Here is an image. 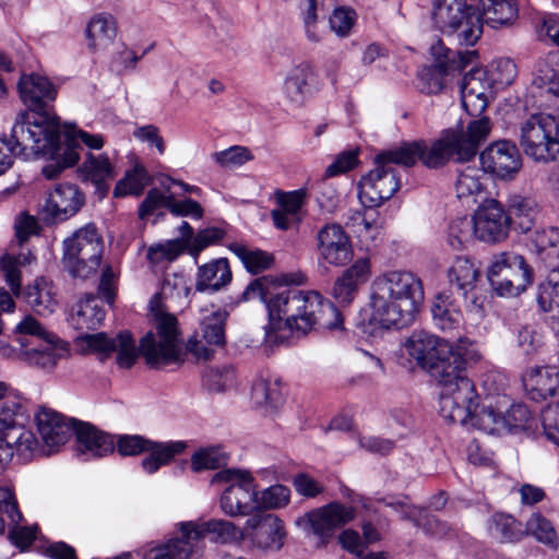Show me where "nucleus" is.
Here are the masks:
<instances>
[{"label":"nucleus","instance_id":"603ef678","mask_svg":"<svg viewBox=\"0 0 559 559\" xmlns=\"http://www.w3.org/2000/svg\"><path fill=\"white\" fill-rule=\"evenodd\" d=\"M148 181L150 176L144 166L136 164L116 183L114 195L116 198H122L131 194L140 195Z\"/></svg>","mask_w":559,"mask_h":559},{"label":"nucleus","instance_id":"9d476101","mask_svg":"<svg viewBox=\"0 0 559 559\" xmlns=\"http://www.w3.org/2000/svg\"><path fill=\"white\" fill-rule=\"evenodd\" d=\"M487 278L498 296L514 297L532 285L533 270L521 254L504 251L492 255Z\"/></svg>","mask_w":559,"mask_h":559},{"label":"nucleus","instance_id":"052dcab7","mask_svg":"<svg viewBox=\"0 0 559 559\" xmlns=\"http://www.w3.org/2000/svg\"><path fill=\"white\" fill-rule=\"evenodd\" d=\"M227 455L221 447L200 449L191 457V467L194 472L216 469L225 465Z\"/></svg>","mask_w":559,"mask_h":559},{"label":"nucleus","instance_id":"dca6fc26","mask_svg":"<svg viewBox=\"0 0 559 559\" xmlns=\"http://www.w3.org/2000/svg\"><path fill=\"white\" fill-rule=\"evenodd\" d=\"M481 354L477 344L467 337H460L455 345L452 344V353L449 357V362L457 365L454 372L455 379H450L453 386H461V380H466L471 384V394L465 397H454V405L451 411L441 412V416L449 423H466L471 416V412L475 406V399H478L475 385L471 379L464 373L465 365L468 361H478Z\"/></svg>","mask_w":559,"mask_h":559},{"label":"nucleus","instance_id":"7c9ffc66","mask_svg":"<svg viewBox=\"0 0 559 559\" xmlns=\"http://www.w3.org/2000/svg\"><path fill=\"white\" fill-rule=\"evenodd\" d=\"M84 204V194L71 183H59L49 192L44 211L53 222L75 215Z\"/></svg>","mask_w":559,"mask_h":559},{"label":"nucleus","instance_id":"aec40b11","mask_svg":"<svg viewBox=\"0 0 559 559\" xmlns=\"http://www.w3.org/2000/svg\"><path fill=\"white\" fill-rule=\"evenodd\" d=\"M286 532L283 521L271 513L253 514L243 525V542L259 550L277 551L284 545Z\"/></svg>","mask_w":559,"mask_h":559},{"label":"nucleus","instance_id":"58836bf2","mask_svg":"<svg viewBox=\"0 0 559 559\" xmlns=\"http://www.w3.org/2000/svg\"><path fill=\"white\" fill-rule=\"evenodd\" d=\"M313 70L307 62L293 67L286 74L283 83V93L295 104H302L311 93Z\"/></svg>","mask_w":559,"mask_h":559},{"label":"nucleus","instance_id":"cd10ccee","mask_svg":"<svg viewBox=\"0 0 559 559\" xmlns=\"http://www.w3.org/2000/svg\"><path fill=\"white\" fill-rule=\"evenodd\" d=\"M495 92L487 70L473 68L462 79V106L469 116H479L487 108L488 99Z\"/></svg>","mask_w":559,"mask_h":559},{"label":"nucleus","instance_id":"6e6552de","mask_svg":"<svg viewBox=\"0 0 559 559\" xmlns=\"http://www.w3.org/2000/svg\"><path fill=\"white\" fill-rule=\"evenodd\" d=\"M104 245L94 224H87L63 240L62 262L73 277L87 278L96 274Z\"/></svg>","mask_w":559,"mask_h":559},{"label":"nucleus","instance_id":"a211bd4d","mask_svg":"<svg viewBox=\"0 0 559 559\" xmlns=\"http://www.w3.org/2000/svg\"><path fill=\"white\" fill-rule=\"evenodd\" d=\"M397 150L402 155V165L406 167L413 166L417 160L428 168H440L451 158L459 162V147L452 136V129L444 130L439 139L430 144L425 141H414L404 143Z\"/></svg>","mask_w":559,"mask_h":559},{"label":"nucleus","instance_id":"b1692460","mask_svg":"<svg viewBox=\"0 0 559 559\" xmlns=\"http://www.w3.org/2000/svg\"><path fill=\"white\" fill-rule=\"evenodd\" d=\"M195 545L209 537L210 542L217 545L240 546L243 543V527L224 519L183 521Z\"/></svg>","mask_w":559,"mask_h":559},{"label":"nucleus","instance_id":"bb28decb","mask_svg":"<svg viewBox=\"0 0 559 559\" xmlns=\"http://www.w3.org/2000/svg\"><path fill=\"white\" fill-rule=\"evenodd\" d=\"M476 239L484 242H498L504 239L509 230V217L502 205L496 200H488L478 206L472 216Z\"/></svg>","mask_w":559,"mask_h":559},{"label":"nucleus","instance_id":"f257e3e1","mask_svg":"<svg viewBox=\"0 0 559 559\" xmlns=\"http://www.w3.org/2000/svg\"><path fill=\"white\" fill-rule=\"evenodd\" d=\"M286 277L262 276L251 282L241 299L261 301L267 313L264 341L271 345L289 344L293 337L308 334L316 328L343 330L341 311L316 290L287 287Z\"/></svg>","mask_w":559,"mask_h":559},{"label":"nucleus","instance_id":"412c9836","mask_svg":"<svg viewBox=\"0 0 559 559\" xmlns=\"http://www.w3.org/2000/svg\"><path fill=\"white\" fill-rule=\"evenodd\" d=\"M271 210L273 225L278 230L298 229L307 215L308 192L300 188L290 191L275 190Z\"/></svg>","mask_w":559,"mask_h":559},{"label":"nucleus","instance_id":"ea45409f","mask_svg":"<svg viewBox=\"0 0 559 559\" xmlns=\"http://www.w3.org/2000/svg\"><path fill=\"white\" fill-rule=\"evenodd\" d=\"M31 417L27 402L19 396L5 399L0 404V439L7 440L10 432L22 428Z\"/></svg>","mask_w":559,"mask_h":559},{"label":"nucleus","instance_id":"a878e982","mask_svg":"<svg viewBox=\"0 0 559 559\" xmlns=\"http://www.w3.org/2000/svg\"><path fill=\"white\" fill-rule=\"evenodd\" d=\"M317 247L320 260L334 266L345 265L353 255L352 243L343 227L326 224L318 230Z\"/></svg>","mask_w":559,"mask_h":559},{"label":"nucleus","instance_id":"f3484780","mask_svg":"<svg viewBox=\"0 0 559 559\" xmlns=\"http://www.w3.org/2000/svg\"><path fill=\"white\" fill-rule=\"evenodd\" d=\"M466 423H459L468 428H475L487 433L516 432L528 428L531 412L524 404H513L501 415L491 404L485 405L480 411L478 399Z\"/></svg>","mask_w":559,"mask_h":559},{"label":"nucleus","instance_id":"a18cd8bd","mask_svg":"<svg viewBox=\"0 0 559 559\" xmlns=\"http://www.w3.org/2000/svg\"><path fill=\"white\" fill-rule=\"evenodd\" d=\"M532 83L548 94L559 95V52H549L537 61Z\"/></svg>","mask_w":559,"mask_h":559},{"label":"nucleus","instance_id":"5701e85b","mask_svg":"<svg viewBox=\"0 0 559 559\" xmlns=\"http://www.w3.org/2000/svg\"><path fill=\"white\" fill-rule=\"evenodd\" d=\"M22 513L10 487L0 486V535L9 527V538L20 549H26L36 538L37 526L21 525Z\"/></svg>","mask_w":559,"mask_h":559},{"label":"nucleus","instance_id":"39448f33","mask_svg":"<svg viewBox=\"0 0 559 559\" xmlns=\"http://www.w3.org/2000/svg\"><path fill=\"white\" fill-rule=\"evenodd\" d=\"M403 350L441 385L440 413L451 411L454 397L466 399V394H471V384L466 380H461L459 389L451 383L457 365L449 362L452 344L447 340L425 330H416L403 342Z\"/></svg>","mask_w":559,"mask_h":559},{"label":"nucleus","instance_id":"4468645a","mask_svg":"<svg viewBox=\"0 0 559 559\" xmlns=\"http://www.w3.org/2000/svg\"><path fill=\"white\" fill-rule=\"evenodd\" d=\"M355 516L353 506L332 501L298 516L295 524L306 536L313 537L317 546H325L335 532L350 523Z\"/></svg>","mask_w":559,"mask_h":559},{"label":"nucleus","instance_id":"72a5a7b5","mask_svg":"<svg viewBox=\"0 0 559 559\" xmlns=\"http://www.w3.org/2000/svg\"><path fill=\"white\" fill-rule=\"evenodd\" d=\"M522 381L531 400L545 401L559 389V370L551 366L534 367L526 371Z\"/></svg>","mask_w":559,"mask_h":559},{"label":"nucleus","instance_id":"6ab92c4d","mask_svg":"<svg viewBox=\"0 0 559 559\" xmlns=\"http://www.w3.org/2000/svg\"><path fill=\"white\" fill-rule=\"evenodd\" d=\"M479 162L486 174L501 180H512L522 168V156L518 146L509 140L490 143L479 154Z\"/></svg>","mask_w":559,"mask_h":559},{"label":"nucleus","instance_id":"864d4df0","mask_svg":"<svg viewBox=\"0 0 559 559\" xmlns=\"http://www.w3.org/2000/svg\"><path fill=\"white\" fill-rule=\"evenodd\" d=\"M474 238H476V231L472 217L459 216L450 222L447 241L452 249L462 250Z\"/></svg>","mask_w":559,"mask_h":559},{"label":"nucleus","instance_id":"2eb2a0df","mask_svg":"<svg viewBox=\"0 0 559 559\" xmlns=\"http://www.w3.org/2000/svg\"><path fill=\"white\" fill-rule=\"evenodd\" d=\"M433 64L423 69L419 74L420 91L427 94H438L444 86L447 79L460 73L476 57V50L453 51L438 39L430 47Z\"/></svg>","mask_w":559,"mask_h":559},{"label":"nucleus","instance_id":"e433bc0d","mask_svg":"<svg viewBox=\"0 0 559 559\" xmlns=\"http://www.w3.org/2000/svg\"><path fill=\"white\" fill-rule=\"evenodd\" d=\"M231 281V271L227 259L218 258L198 267L195 290L214 293Z\"/></svg>","mask_w":559,"mask_h":559},{"label":"nucleus","instance_id":"680f3d73","mask_svg":"<svg viewBox=\"0 0 559 559\" xmlns=\"http://www.w3.org/2000/svg\"><path fill=\"white\" fill-rule=\"evenodd\" d=\"M525 535H533L538 542L555 546L557 540V534L552 524L544 518L540 513H533L526 522L524 528Z\"/></svg>","mask_w":559,"mask_h":559},{"label":"nucleus","instance_id":"49530a36","mask_svg":"<svg viewBox=\"0 0 559 559\" xmlns=\"http://www.w3.org/2000/svg\"><path fill=\"white\" fill-rule=\"evenodd\" d=\"M13 450V456L22 463H28L34 459L49 456L45 442L39 441L31 429L20 428L19 435L12 442L8 441Z\"/></svg>","mask_w":559,"mask_h":559},{"label":"nucleus","instance_id":"4d7b16f0","mask_svg":"<svg viewBox=\"0 0 559 559\" xmlns=\"http://www.w3.org/2000/svg\"><path fill=\"white\" fill-rule=\"evenodd\" d=\"M251 400L255 406L275 407L281 402L277 382H271L262 377L257 378L251 386Z\"/></svg>","mask_w":559,"mask_h":559},{"label":"nucleus","instance_id":"0e129e2a","mask_svg":"<svg viewBox=\"0 0 559 559\" xmlns=\"http://www.w3.org/2000/svg\"><path fill=\"white\" fill-rule=\"evenodd\" d=\"M66 141L68 150H75L83 143L91 150H100L104 146L102 134H91L78 129L74 124H66Z\"/></svg>","mask_w":559,"mask_h":559},{"label":"nucleus","instance_id":"79ce46f5","mask_svg":"<svg viewBox=\"0 0 559 559\" xmlns=\"http://www.w3.org/2000/svg\"><path fill=\"white\" fill-rule=\"evenodd\" d=\"M487 532L491 538L506 544L518 543L525 536L522 523L504 512H497L489 518Z\"/></svg>","mask_w":559,"mask_h":559},{"label":"nucleus","instance_id":"1a4fd4ad","mask_svg":"<svg viewBox=\"0 0 559 559\" xmlns=\"http://www.w3.org/2000/svg\"><path fill=\"white\" fill-rule=\"evenodd\" d=\"M519 142L528 158L554 162L559 155L558 120L548 114L531 115L520 123Z\"/></svg>","mask_w":559,"mask_h":559},{"label":"nucleus","instance_id":"473e14b6","mask_svg":"<svg viewBox=\"0 0 559 559\" xmlns=\"http://www.w3.org/2000/svg\"><path fill=\"white\" fill-rule=\"evenodd\" d=\"M84 33L90 51L94 53L105 51L114 44L117 37V21L110 13H95L86 23Z\"/></svg>","mask_w":559,"mask_h":559},{"label":"nucleus","instance_id":"9b49d317","mask_svg":"<svg viewBox=\"0 0 559 559\" xmlns=\"http://www.w3.org/2000/svg\"><path fill=\"white\" fill-rule=\"evenodd\" d=\"M532 243L548 271L545 282L539 286L538 304L545 311L559 308V227L535 230Z\"/></svg>","mask_w":559,"mask_h":559},{"label":"nucleus","instance_id":"0eeeda50","mask_svg":"<svg viewBox=\"0 0 559 559\" xmlns=\"http://www.w3.org/2000/svg\"><path fill=\"white\" fill-rule=\"evenodd\" d=\"M401 157L397 147L376 156L374 167L358 185V198L364 206L378 207L397 192L401 183L395 166L402 165Z\"/></svg>","mask_w":559,"mask_h":559},{"label":"nucleus","instance_id":"c03bdc74","mask_svg":"<svg viewBox=\"0 0 559 559\" xmlns=\"http://www.w3.org/2000/svg\"><path fill=\"white\" fill-rule=\"evenodd\" d=\"M479 276V269L467 257H456L448 269L450 284L455 286L464 298L475 290Z\"/></svg>","mask_w":559,"mask_h":559},{"label":"nucleus","instance_id":"ddd939ff","mask_svg":"<svg viewBox=\"0 0 559 559\" xmlns=\"http://www.w3.org/2000/svg\"><path fill=\"white\" fill-rule=\"evenodd\" d=\"M115 445L121 456H136L147 453L141 461V467L148 475L169 464L187 448V443L181 440L158 442L141 435H119Z\"/></svg>","mask_w":559,"mask_h":559},{"label":"nucleus","instance_id":"393cba45","mask_svg":"<svg viewBox=\"0 0 559 559\" xmlns=\"http://www.w3.org/2000/svg\"><path fill=\"white\" fill-rule=\"evenodd\" d=\"M227 312L221 309L204 314L200 322L202 340L191 337L187 343V350L197 359L209 360L213 350L209 346L223 347L225 345V322Z\"/></svg>","mask_w":559,"mask_h":559},{"label":"nucleus","instance_id":"de8ad7c7","mask_svg":"<svg viewBox=\"0 0 559 559\" xmlns=\"http://www.w3.org/2000/svg\"><path fill=\"white\" fill-rule=\"evenodd\" d=\"M105 318V310L95 296H87L78 302L70 321L76 330H95Z\"/></svg>","mask_w":559,"mask_h":559},{"label":"nucleus","instance_id":"5fc2aeb1","mask_svg":"<svg viewBox=\"0 0 559 559\" xmlns=\"http://www.w3.org/2000/svg\"><path fill=\"white\" fill-rule=\"evenodd\" d=\"M187 241L182 239H171L152 245L147 249V260L154 266L175 261L186 251Z\"/></svg>","mask_w":559,"mask_h":559},{"label":"nucleus","instance_id":"7ed1b4c3","mask_svg":"<svg viewBox=\"0 0 559 559\" xmlns=\"http://www.w3.org/2000/svg\"><path fill=\"white\" fill-rule=\"evenodd\" d=\"M20 98L34 112L16 115L11 136L24 154H58L60 150V119L53 110L58 95L56 85L38 73L23 74L17 83Z\"/></svg>","mask_w":559,"mask_h":559},{"label":"nucleus","instance_id":"8fccbe9b","mask_svg":"<svg viewBox=\"0 0 559 559\" xmlns=\"http://www.w3.org/2000/svg\"><path fill=\"white\" fill-rule=\"evenodd\" d=\"M509 214L519 229L527 233L536 222L538 206L533 198L514 194L509 199Z\"/></svg>","mask_w":559,"mask_h":559},{"label":"nucleus","instance_id":"c9c22d12","mask_svg":"<svg viewBox=\"0 0 559 559\" xmlns=\"http://www.w3.org/2000/svg\"><path fill=\"white\" fill-rule=\"evenodd\" d=\"M80 175L84 181L95 186L97 192L104 197L109 188V182L117 176L115 165L107 154L88 153L79 167Z\"/></svg>","mask_w":559,"mask_h":559},{"label":"nucleus","instance_id":"2f4dec72","mask_svg":"<svg viewBox=\"0 0 559 559\" xmlns=\"http://www.w3.org/2000/svg\"><path fill=\"white\" fill-rule=\"evenodd\" d=\"M75 437L76 452L83 461L106 456L115 450L112 437L90 424L79 423Z\"/></svg>","mask_w":559,"mask_h":559},{"label":"nucleus","instance_id":"a19ab883","mask_svg":"<svg viewBox=\"0 0 559 559\" xmlns=\"http://www.w3.org/2000/svg\"><path fill=\"white\" fill-rule=\"evenodd\" d=\"M481 168L465 166L459 170L455 181L456 197L466 203H477L485 194V176Z\"/></svg>","mask_w":559,"mask_h":559},{"label":"nucleus","instance_id":"4c0bfd02","mask_svg":"<svg viewBox=\"0 0 559 559\" xmlns=\"http://www.w3.org/2000/svg\"><path fill=\"white\" fill-rule=\"evenodd\" d=\"M431 316L435 325L444 332L457 330L464 320L460 305L447 292L435 297L431 305Z\"/></svg>","mask_w":559,"mask_h":559},{"label":"nucleus","instance_id":"c756f323","mask_svg":"<svg viewBox=\"0 0 559 559\" xmlns=\"http://www.w3.org/2000/svg\"><path fill=\"white\" fill-rule=\"evenodd\" d=\"M471 117L465 128L452 129V136L459 147V162L473 158L479 146L488 139L493 127L491 120L486 116Z\"/></svg>","mask_w":559,"mask_h":559},{"label":"nucleus","instance_id":"774afa93","mask_svg":"<svg viewBox=\"0 0 559 559\" xmlns=\"http://www.w3.org/2000/svg\"><path fill=\"white\" fill-rule=\"evenodd\" d=\"M540 417L547 439L559 445V401L548 404L542 411Z\"/></svg>","mask_w":559,"mask_h":559},{"label":"nucleus","instance_id":"37998d69","mask_svg":"<svg viewBox=\"0 0 559 559\" xmlns=\"http://www.w3.org/2000/svg\"><path fill=\"white\" fill-rule=\"evenodd\" d=\"M25 300L34 312L44 317L53 313L58 306L53 285L44 277L27 287Z\"/></svg>","mask_w":559,"mask_h":559},{"label":"nucleus","instance_id":"e2e57ef3","mask_svg":"<svg viewBox=\"0 0 559 559\" xmlns=\"http://www.w3.org/2000/svg\"><path fill=\"white\" fill-rule=\"evenodd\" d=\"M16 155L22 156L25 159L38 156H45L55 158L57 154H45V153H28L24 154L16 142L10 135V139H0V176L7 173L13 165L14 157Z\"/></svg>","mask_w":559,"mask_h":559},{"label":"nucleus","instance_id":"f704fd0d","mask_svg":"<svg viewBox=\"0 0 559 559\" xmlns=\"http://www.w3.org/2000/svg\"><path fill=\"white\" fill-rule=\"evenodd\" d=\"M476 15L481 26L498 29L511 26L519 17V3L516 0H479Z\"/></svg>","mask_w":559,"mask_h":559},{"label":"nucleus","instance_id":"c85d7f7f","mask_svg":"<svg viewBox=\"0 0 559 559\" xmlns=\"http://www.w3.org/2000/svg\"><path fill=\"white\" fill-rule=\"evenodd\" d=\"M183 525V521L175 523L173 534L146 548L142 559H191L197 547Z\"/></svg>","mask_w":559,"mask_h":559},{"label":"nucleus","instance_id":"09e8293b","mask_svg":"<svg viewBox=\"0 0 559 559\" xmlns=\"http://www.w3.org/2000/svg\"><path fill=\"white\" fill-rule=\"evenodd\" d=\"M513 337L519 354L530 359L537 356L545 346L544 334L535 323L516 326Z\"/></svg>","mask_w":559,"mask_h":559},{"label":"nucleus","instance_id":"f8f14e48","mask_svg":"<svg viewBox=\"0 0 559 559\" xmlns=\"http://www.w3.org/2000/svg\"><path fill=\"white\" fill-rule=\"evenodd\" d=\"M212 483H221L226 486L219 498V507L226 515L245 516L257 508L258 491L249 472L226 468L217 472L213 476Z\"/></svg>","mask_w":559,"mask_h":559},{"label":"nucleus","instance_id":"69168bd1","mask_svg":"<svg viewBox=\"0 0 559 559\" xmlns=\"http://www.w3.org/2000/svg\"><path fill=\"white\" fill-rule=\"evenodd\" d=\"M290 499V490L283 485H273L258 492L257 508L278 509L285 507Z\"/></svg>","mask_w":559,"mask_h":559},{"label":"nucleus","instance_id":"f03ea898","mask_svg":"<svg viewBox=\"0 0 559 559\" xmlns=\"http://www.w3.org/2000/svg\"><path fill=\"white\" fill-rule=\"evenodd\" d=\"M150 312L154 330L141 338L139 349L127 331L118 333L116 337H108L105 333L86 334L83 337L86 348L97 354L102 360L115 353L117 365L126 369L133 366L139 352L150 366L181 362L183 347L177 318L159 305L158 296H153L150 300Z\"/></svg>","mask_w":559,"mask_h":559},{"label":"nucleus","instance_id":"4be33fe9","mask_svg":"<svg viewBox=\"0 0 559 559\" xmlns=\"http://www.w3.org/2000/svg\"><path fill=\"white\" fill-rule=\"evenodd\" d=\"M35 421L50 455L58 452L75 435L79 425L73 418L45 406L36 412Z\"/></svg>","mask_w":559,"mask_h":559},{"label":"nucleus","instance_id":"bf43d9fd","mask_svg":"<svg viewBox=\"0 0 559 559\" xmlns=\"http://www.w3.org/2000/svg\"><path fill=\"white\" fill-rule=\"evenodd\" d=\"M203 382L211 391H226L236 384V370L233 366L210 368L203 374Z\"/></svg>","mask_w":559,"mask_h":559},{"label":"nucleus","instance_id":"6e6d98bb","mask_svg":"<svg viewBox=\"0 0 559 559\" xmlns=\"http://www.w3.org/2000/svg\"><path fill=\"white\" fill-rule=\"evenodd\" d=\"M211 159L221 168L236 169L252 160L253 154L246 146L233 145L228 148L214 152L211 154Z\"/></svg>","mask_w":559,"mask_h":559},{"label":"nucleus","instance_id":"13d9d810","mask_svg":"<svg viewBox=\"0 0 559 559\" xmlns=\"http://www.w3.org/2000/svg\"><path fill=\"white\" fill-rule=\"evenodd\" d=\"M487 72L496 92L511 85L518 75L516 66L509 58L495 60Z\"/></svg>","mask_w":559,"mask_h":559},{"label":"nucleus","instance_id":"3c124183","mask_svg":"<svg viewBox=\"0 0 559 559\" xmlns=\"http://www.w3.org/2000/svg\"><path fill=\"white\" fill-rule=\"evenodd\" d=\"M227 248L241 261L243 266L253 274L269 269L273 257L260 249H250L241 242L230 241Z\"/></svg>","mask_w":559,"mask_h":559},{"label":"nucleus","instance_id":"423d86ee","mask_svg":"<svg viewBox=\"0 0 559 559\" xmlns=\"http://www.w3.org/2000/svg\"><path fill=\"white\" fill-rule=\"evenodd\" d=\"M23 358L32 366L52 370L69 354V345L27 316L15 328Z\"/></svg>","mask_w":559,"mask_h":559},{"label":"nucleus","instance_id":"20e7f679","mask_svg":"<svg viewBox=\"0 0 559 559\" xmlns=\"http://www.w3.org/2000/svg\"><path fill=\"white\" fill-rule=\"evenodd\" d=\"M424 300L419 277L407 271H388L370 286L368 324L376 330L409 325Z\"/></svg>","mask_w":559,"mask_h":559},{"label":"nucleus","instance_id":"338daca9","mask_svg":"<svg viewBox=\"0 0 559 559\" xmlns=\"http://www.w3.org/2000/svg\"><path fill=\"white\" fill-rule=\"evenodd\" d=\"M356 12L353 9L340 7L334 9L329 23L331 29L338 37H347L356 23Z\"/></svg>","mask_w":559,"mask_h":559}]
</instances>
